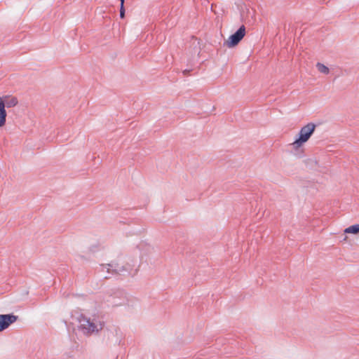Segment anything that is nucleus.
Here are the masks:
<instances>
[{
	"label": "nucleus",
	"mask_w": 359,
	"mask_h": 359,
	"mask_svg": "<svg viewBox=\"0 0 359 359\" xmlns=\"http://www.w3.org/2000/svg\"><path fill=\"white\" fill-rule=\"evenodd\" d=\"M18 319V316L13 314H0V332L7 329Z\"/></svg>",
	"instance_id": "39448f33"
},
{
	"label": "nucleus",
	"mask_w": 359,
	"mask_h": 359,
	"mask_svg": "<svg viewBox=\"0 0 359 359\" xmlns=\"http://www.w3.org/2000/svg\"><path fill=\"white\" fill-rule=\"evenodd\" d=\"M111 303L114 306H120L123 305H128V299L126 296H123L121 299L118 300L116 297H112Z\"/></svg>",
	"instance_id": "1a4fd4ad"
},
{
	"label": "nucleus",
	"mask_w": 359,
	"mask_h": 359,
	"mask_svg": "<svg viewBox=\"0 0 359 359\" xmlns=\"http://www.w3.org/2000/svg\"><path fill=\"white\" fill-rule=\"evenodd\" d=\"M344 231L345 233L357 234L359 233V224L350 226L346 228Z\"/></svg>",
	"instance_id": "9d476101"
},
{
	"label": "nucleus",
	"mask_w": 359,
	"mask_h": 359,
	"mask_svg": "<svg viewBox=\"0 0 359 359\" xmlns=\"http://www.w3.org/2000/svg\"><path fill=\"white\" fill-rule=\"evenodd\" d=\"M79 329L85 335L97 334L104 327V323L97 318L81 316L79 320Z\"/></svg>",
	"instance_id": "f257e3e1"
},
{
	"label": "nucleus",
	"mask_w": 359,
	"mask_h": 359,
	"mask_svg": "<svg viewBox=\"0 0 359 359\" xmlns=\"http://www.w3.org/2000/svg\"><path fill=\"white\" fill-rule=\"evenodd\" d=\"M245 35V27L242 25L233 34L231 35L229 39L225 41L224 45L228 48H233L238 45Z\"/></svg>",
	"instance_id": "20e7f679"
},
{
	"label": "nucleus",
	"mask_w": 359,
	"mask_h": 359,
	"mask_svg": "<svg viewBox=\"0 0 359 359\" xmlns=\"http://www.w3.org/2000/svg\"><path fill=\"white\" fill-rule=\"evenodd\" d=\"M154 252V248L149 245H141V257H146L152 255Z\"/></svg>",
	"instance_id": "6e6552de"
},
{
	"label": "nucleus",
	"mask_w": 359,
	"mask_h": 359,
	"mask_svg": "<svg viewBox=\"0 0 359 359\" xmlns=\"http://www.w3.org/2000/svg\"><path fill=\"white\" fill-rule=\"evenodd\" d=\"M121 1V5H123L124 4V0H120Z\"/></svg>",
	"instance_id": "4468645a"
},
{
	"label": "nucleus",
	"mask_w": 359,
	"mask_h": 359,
	"mask_svg": "<svg viewBox=\"0 0 359 359\" xmlns=\"http://www.w3.org/2000/svg\"><path fill=\"white\" fill-rule=\"evenodd\" d=\"M103 276H104V278H109L108 275L103 274Z\"/></svg>",
	"instance_id": "ddd939ff"
},
{
	"label": "nucleus",
	"mask_w": 359,
	"mask_h": 359,
	"mask_svg": "<svg viewBox=\"0 0 359 359\" xmlns=\"http://www.w3.org/2000/svg\"><path fill=\"white\" fill-rule=\"evenodd\" d=\"M124 16H125L124 5H121V7H120V17L121 18H123Z\"/></svg>",
	"instance_id": "f8f14e48"
},
{
	"label": "nucleus",
	"mask_w": 359,
	"mask_h": 359,
	"mask_svg": "<svg viewBox=\"0 0 359 359\" xmlns=\"http://www.w3.org/2000/svg\"><path fill=\"white\" fill-rule=\"evenodd\" d=\"M6 110L4 109V105L3 104H1V100H0V128L5 126L6 123Z\"/></svg>",
	"instance_id": "0eeeda50"
},
{
	"label": "nucleus",
	"mask_w": 359,
	"mask_h": 359,
	"mask_svg": "<svg viewBox=\"0 0 359 359\" xmlns=\"http://www.w3.org/2000/svg\"><path fill=\"white\" fill-rule=\"evenodd\" d=\"M0 100H1V104L4 105V109L6 108H12L15 107L18 103V99L14 96L6 95L0 97Z\"/></svg>",
	"instance_id": "423d86ee"
},
{
	"label": "nucleus",
	"mask_w": 359,
	"mask_h": 359,
	"mask_svg": "<svg viewBox=\"0 0 359 359\" xmlns=\"http://www.w3.org/2000/svg\"><path fill=\"white\" fill-rule=\"evenodd\" d=\"M316 129V125L313 123H309L302 127L298 134V137L291 144L293 149H298L304 143H306Z\"/></svg>",
	"instance_id": "f03ea898"
},
{
	"label": "nucleus",
	"mask_w": 359,
	"mask_h": 359,
	"mask_svg": "<svg viewBox=\"0 0 359 359\" xmlns=\"http://www.w3.org/2000/svg\"><path fill=\"white\" fill-rule=\"evenodd\" d=\"M132 269L130 265H123L118 262H111L107 264H102L100 266V271L102 272L106 271L107 273H120L124 271H130Z\"/></svg>",
	"instance_id": "7ed1b4c3"
},
{
	"label": "nucleus",
	"mask_w": 359,
	"mask_h": 359,
	"mask_svg": "<svg viewBox=\"0 0 359 359\" xmlns=\"http://www.w3.org/2000/svg\"><path fill=\"white\" fill-rule=\"evenodd\" d=\"M316 68L318 70V72L323 74H328L330 73L329 68L320 62H318L316 64Z\"/></svg>",
	"instance_id": "9b49d317"
}]
</instances>
